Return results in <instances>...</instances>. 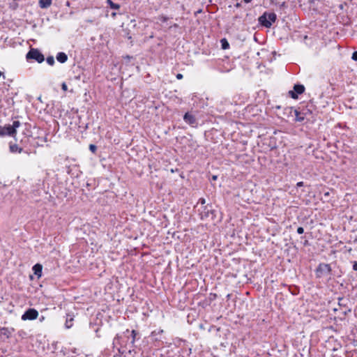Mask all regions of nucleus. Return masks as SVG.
I'll list each match as a JSON object with an SVG mask.
<instances>
[{
	"label": "nucleus",
	"mask_w": 357,
	"mask_h": 357,
	"mask_svg": "<svg viewBox=\"0 0 357 357\" xmlns=\"http://www.w3.org/2000/svg\"><path fill=\"white\" fill-rule=\"evenodd\" d=\"M325 195V196H328V195H329V193H328V192H326V193H325V195Z\"/></svg>",
	"instance_id": "obj_42"
},
{
	"label": "nucleus",
	"mask_w": 357,
	"mask_h": 357,
	"mask_svg": "<svg viewBox=\"0 0 357 357\" xmlns=\"http://www.w3.org/2000/svg\"><path fill=\"white\" fill-rule=\"evenodd\" d=\"M38 320L40 322H43L45 320V317L42 315L39 317Z\"/></svg>",
	"instance_id": "obj_35"
},
{
	"label": "nucleus",
	"mask_w": 357,
	"mask_h": 357,
	"mask_svg": "<svg viewBox=\"0 0 357 357\" xmlns=\"http://www.w3.org/2000/svg\"><path fill=\"white\" fill-rule=\"evenodd\" d=\"M9 149L11 153H22L23 151V148L19 146L17 144H13L10 142L9 144Z\"/></svg>",
	"instance_id": "obj_16"
},
{
	"label": "nucleus",
	"mask_w": 357,
	"mask_h": 357,
	"mask_svg": "<svg viewBox=\"0 0 357 357\" xmlns=\"http://www.w3.org/2000/svg\"><path fill=\"white\" fill-rule=\"evenodd\" d=\"M26 59L27 61H35L41 63L45 61V56L38 49L31 47L26 54Z\"/></svg>",
	"instance_id": "obj_5"
},
{
	"label": "nucleus",
	"mask_w": 357,
	"mask_h": 357,
	"mask_svg": "<svg viewBox=\"0 0 357 357\" xmlns=\"http://www.w3.org/2000/svg\"><path fill=\"white\" fill-rule=\"evenodd\" d=\"M351 59L355 61H357V51H354L352 54V56H351Z\"/></svg>",
	"instance_id": "obj_30"
},
{
	"label": "nucleus",
	"mask_w": 357,
	"mask_h": 357,
	"mask_svg": "<svg viewBox=\"0 0 357 357\" xmlns=\"http://www.w3.org/2000/svg\"><path fill=\"white\" fill-rule=\"evenodd\" d=\"M52 0H40L39 6L42 8H47L50 6Z\"/></svg>",
	"instance_id": "obj_19"
},
{
	"label": "nucleus",
	"mask_w": 357,
	"mask_h": 357,
	"mask_svg": "<svg viewBox=\"0 0 357 357\" xmlns=\"http://www.w3.org/2000/svg\"><path fill=\"white\" fill-rule=\"evenodd\" d=\"M305 86L301 84H296L293 87V90L289 91V96L293 99H297L298 95H301L305 91Z\"/></svg>",
	"instance_id": "obj_8"
},
{
	"label": "nucleus",
	"mask_w": 357,
	"mask_h": 357,
	"mask_svg": "<svg viewBox=\"0 0 357 357\" xmlns=\"http://www.w3.org/2000/svg\"><path fill=\"white\" fill-rule=\"evenodd\" d=\"M218 70L221 73H225V72H229L231 70V68H225V69H222L220 67V63H218Z\"/></svg>",
	"instance_id": "obj_26"
},
{
	"label": "nucleus",
	"mask_w": 357,
	"mask_h": 357,
	"mask_svg": "<svg viewBox=\"0 0 357 357\" xmlns=\"http://www.w3.org/2000/svg\"><path fill=\"white\" fill-rule=\"evenodd\" d=\"M297 233H298V234H303V233H304V229H303L302 227H298L297 228Z\"/></svg>",
	"instance_id": "obj_31"
},
{
	"label": "nucleus",
	"mask_w": 357,
	"mask_h": 357,
	"mask_svg": "<svg viewBox=\"0 0 357 357\" xmlns=\"http://www.w3.org/2000/svg\"><path fill=\"white\" fill-rule=\"evenodd\" d=\"M351 303L350 300L346 297H340L338 298V308H334L335 312H339L340 314L342 315L341 319H344V317L351 312V308L349 306Z\"/></svg>",
	"instance_id": "obj_3"
},
{
	"label": "nucleus",
	"mask_w": 357,
	"mask_h": 357,
	"mask_svg": "<svg viewBox=\"0 0 357 357\" xmlns=\"http://www.w3.org/2000/svg\"><path fill=\"white\" fill-rule=\"evenodd\" d=\"M177 26H177V24H174V27H175V28H176V27H177Z\"/></svg>",
	"instance_id": "obj_43"
},
{
	"label": "nucleus",
	"mask_w": 357,
	"mask_h": 357,
	"mask_svg": "<svg viewBox=\"0 0 357 357\" xmlns=\"http://www.w3.org/2000/svg\"><path fill=\"white\" fill-rule=\"evenodd\" d=\"M47 142V137H40L39 136L33 137L31 138V142H29L30 146L36 148L42 146L43 144Z\"/></svg>",
	"instance_id": "obj_11"
},
{
	"label": "nucleus",
	"mask_w": 357,
	"mask_h": 357,
	"mask_svg": "<svg viewBox=\"0 0 357 357\" xmlns=\"http://www.w3.org/2000/svg\"><path fill=\"white\" fill-rule=\"evenodd\" d=\"M197 204H200L202 206H206L205 204H206V200L204 198H200L198 201V203Z\"/></svg>",
	"instance_id": "obj_27"
},
{
	"label": "nucleus",
	"mask_w": 357,
	"mask_h": 357,
	"mask_svg": "<svg viewBox=\"0 0 357 357\" xmlns=\"http://www.w3.org/2000/svg\"><path fill=\"white\" fill-rule=\"evenodd\" d=\"M14 331L15 329L13 328L0 327V337L4 336L8 339Z\"/></svg>",
	"instance_id": "obj_14"
},
{
	"label": "nucleus",
	"mask_w": 357,
	"mask_h": 357,
	"mask_svg": "<svg viewBox=\"0 0 357 357\" xmlns=\"http://www.w3.org/2000/svg\"><path fill=\"white\" fill-rule=\"evenodd\" d=\"M274 24H271V23H268V24H259L258 26H266V27H268V28H270Z\"/></svg>",
	"instance_id": "obj_29"
},
{
	"label": "nucleus",
	"mask_w": 357,
	"mask_h": 357,
	"mask_svg": "<svg viewBox=\"0 0 357 357\" xmlns=\"http://www.w3.org/2000/svg\"><path fill=\"white\" fill-rule=\"evenodd\" d=\"M125 58H126L127 59L130 60V59L132 58V56H130L129 55H127Z\"/></svg>",
	"instance_id": "obj_38"
},
{
	"label": "nucleus",
	"mask_w": 357,
	"mask_h": 357,
	"mask_svg": "<svg viewBox=\"0 0 357 357\" xmlns=\"http://www.w3.org/2000/svg\"><path fill=\"white\" fill-rule=\"evenodd\" d=\"M162 333H163V330H162V329H158V330L153 331L151 333V337L155 341H160V337H159L158 335H160Z\"/></svg>",
	"instance_id": "obj_18"
},
{
	"label": "nucleus",
	"mask_w": 357,
	"mask_h": 357,
	"mask_svg": "<svg viewBox=\"0 0 357 357\" xmlns=\"http://www.w3.org/2000/svg\"><path fill=\"white\" fill-rule=\"evenodd\" d=\"M280 107H281L280 106H276L275 107L276 109H280Z\"/></svg>",
	"instance_id": "obj_41"
},
{
	"label": "nucleus",
	"mask_w": 357,
	"mask_h": 357,
	"mask_svg": "<svg viewBox=\"0 0 357 357\" xmlns=\"http://www.w3.org/2000/svg\"><path fill=\"white\" fill-rule=\"evenodd\" d=\"M308 107H309V106L307 105L306 107H303V108L301 109V110H302V112H306V116H307V114H312V110H311L310 108H308Z\"/></svg>",
	"instance_id": "obj_25"
},
{
	"label": "nucleus",
	"mask_w": 357,
	"mask_h": 357,
	"mask_svg": "<svg viewBox=\"0 0 357 357\" xmlns=\"http://www.w3.org/2000/svg\"><path fill=\"white\" fill-rule=\"evenodd\" d=\"M183 77V75L182 74H181V73H178V74L176 75V78H177L178 79H181Z\"/></svg>",
	"instance_id": "obj_36"
},
{
	"label": "nucleus",
	"mask_w": 357,
	"mask_h": 357,
	"mask_svg": "<svg viewBox=\"0 0 357 357\" xmlns=\"http://www.w3.org/2000/svg\"><path fill=\"white\" fill-rule=\"evenodd\" d=\"M276 15L274 13H265L259 17V22H275Z\"/></svg>",
	"instance_id": "obj_13"
},
{
	"label": "nucleus",
	"mask_w": 357,
	"mask_h": 357,
	"mask_svg": "<svg viewBox=\"0 0 357 357\" xmlns=\"http://www.w3.org/2000/svg\"><path fill=\"white\" fill-rule=\"evenodd\" d=\"M200 218L202 220H214L217 211L213 208L212 204L202 206L199 209Z\"/></svg>",
	"instance_id": "obj_4"
},
{
	"label": "nucleus",
	"mask_w": 357,
	"mask_h": 357,
	"mask_svg": "<svg viewBox=\"0 0 357 357\" xmlns=\"http://www.w3.org/2000/svg\"><path fill=\"white\" fill-rule=\"evenodd\" d=\"M285 109L288 110L289 113H291L292 111H294L296 121L302 122L306 117V112H302V110L294 109L293 107H287Z\"/></svg>",
	"instance_id": "obj_9"
},
{
	"label": "nucleus",
	"mask_w": 357,
	"mask_h": 357,
	"mask_svg": "<svg viewBox=\"0 0 357 357\" xmlns=\"http://www.w3.org/2000/svg\"><path fill=\"white\" fill-rule=\"evenodd\" d=\"M303 245H308V241H305V242L303 243Z\"/></svg>",
	"instance_id": "obj_40"
},
{
	"label": "nucleus",
	"mask_w": 357,
	"mask_h": 357,
	"mask_svg": "<svg viewBox=\"0 0 357 357\" xmlns=\"http://www.w3.org/2000/svg\"><path fill=\"white\" fill-rule=\"evenodd\" d=\"M217 178H218V176H216V175H213V176H212L211 179H212L213 181H215Z\"/></svg>",
	"instance_id": "obj_37"
},
{
	"label": "nucleus",
	"mask_w": 357,
	"mask_h": 357,
	"mask_svg": "<svg viewBox=\"0 0 357 357\" xmlns=\"http://www.w3.org/2000/svg\"><path fill=\"white\" fill-rule=\"evenodd\" d=\"M46 61L50 66H53L55 63L54 58L53 56H47Z\"/></svg>",
	"instance_id": "obj_23"
},
{
	"label": "nucleus",
	"mask_w": 357,
	"mask_h": 357,
	"mask_svg": "<svg viewBox=\"0 0 357 357\" xmlns=\"http://www.w3.org/2000/svg\"><path fill=\"white\" fill-rule=\"evenodd\" d=\"M89 149L93 153H96L97 151V146L93 144H89Z\"/></svg>",
	"instance_id": "obj_24"
},
{
	"label": "nucleus",
	"mask_w": 357,
	"mask_h": 357,
	"mask_svg": "<svg viewBox=\"0 0 357 357\" xmlns=\"http://www.w3.org/2000/svg\"><path fill=\"white\" fill-rule=\"evenodd\" d=\"M73 318L70 316V315H67V318H66V323H65V326L67 328H70L72 327L73 326Z\"/></svg>",
	"instance_id": "obj_20"
},
{
	"label": "nucleus",
	"mask_w": 357,
	"mask_h": 357,
	"mask_svg": "<svg viewBox=\"0 0 357 357\" xmlns=\"http://www.w3.org/2000/svg\"><path fill=\"white\" fill-rule=\"evenodd\" d=\"M252 0H243L244 3H248L251 1Z\"/></svg>",
	"instance_id": "obj_39"
},
{
	"label": "nucleus",
	"mask_w": 357,
	"mask_h": 357,
	"mask_svg": "<svg viewBox=\"0 0 357 357\" xmlns=\"http://www.w3.org/2000/svg\"><path fill=\"white\" fill-rule=\"evenodd\" d=\"M23 135H24V139L21 140V143H29L34 136L31 130V125L25 123V128L23 130Z\"/></svg>",
	"instance_id": "obj_10"
},
{
	"label": "nucleus",
	"mask_w": 357,
	"mask_h": 357,
	"mask_svg": "<svg viewBox=\"0 0 357 357\" xmlns=\"http://www.w3.org/2000/svg\"><path fill=\"white\" fill-rule=\"evenodd\" d=\"M183 121L192 127H196L197 125L195 116L188 112L183 115Z\"/></svg>",
	"instance_id": "obj_12"
},
{
	"label": "nucleus",
	"mask_w": 357,
	"mask_h": 357,
	"mask_svg": "<svg viewBox=\"0 0 357 357\" xmlns=\"http://www.w3.org/2000/svg\"><path fill=\"white\" fill-rule=\"evenodd\" d=\"M56 59L59 63H64L68 60V55L65 52H61L57 53Z\"/></svg>",
	"instance_id": "obj_17"
},
{
	"label": "nucleus",
	"mask_w": 357,
	"mask_h": 357,
	"mask_svg": "<svg viewBox=\"0 0 357 357\" xmlns=\"http://www.w3.org/2000/svg\"><path fill=\"white\" fill-rule=\"evenodd\" d=\"M32 271H33L34 275H36L38 278H40L42 275L43 266L38 263L36 264L32 267Z\"/></svg>",
	"instance_id": "obj_15"
},
{
	"label": "nucleus",
	"mask_w": 357,
	"mask_h": 357,
	"mask_svg": "<svg viewBox=\"0 0 357 357\" xmlns=\"http://www.w3.org/2000/svg\"><path fill=\"white\" fill-rule=\"evenodd\" d=\"M315 275L317 278H321L324 276L331 275L332 273V268L329 264L320 263L316 268Z\"/></svg>",
	"instance_id": "obj_6"
},
{
	"label": "nucleus",
	"mask_w": 357,
	"mask_h": 357,
	"mask_svg": "<svg viewBox=\"0 0 357 357\" xmlns=\"http://www.w3.org/2000/svg\"><path fill=\"white\" fill-rule=\"evenodd\" d=\"M141 337L142 335L139 331L126 329L122 333L116 334L113 340V345L120 353L123 354L127 350L130 352L131 350L138 347Z\"/></svg>",
	"instance_id": "obj_1"
},
{
	"label": "nucleus",
	"mask_w": 357,
	"mask_h": 357,
	"mask_svg": "<svg viewBox=\"0 0 357 357\" xmlns=\"http://www.w3.org/2000/svg\"><path fill=\"white\" fill-rule=\"evenodd\" d=\"M21 123L16 120L13 121V124H6L0 126V137L6 136L15 137L17 134V128H19Z\"/></svg>",
	"instance_id": "obj_2"
},
{
	"label": "nucleus",
	"mask_w": 357,
	"mask_h": 357,
	"mask_svg": "<svg viewBox=\"0 0 357 357\" xmlns=\"http://www.w3.org/2000/svg\"><path fill=\"white\" fill-rule=\"evenodd\" d=\"M61 89H62L63 91H67V89H68V86H67V85H66V83H63V84H61Z\"/></svg>",
	"instance_id": "obj_33"
},
{
	"label": "nucleus",
	"mask_w": 357,
	"mask_h": 357,
	"mask_svg": "<svg viewBox=\"0 0 357 357\" xmlns=\"http://www.w3.org/2000/svg\"><path fill=\"white\" fill-rule=\"evenodd\" d=\"M291 293L292 295H297L298 294V289H297V287H294V289L291 291Z\"/></svg>",
	"instance_id": "obj_32"
},
{
	"label": "nucleus",
	"mask_w": 357,
	"mask_h": 357,
	"mask_svg": "<svg viewBox=\"0 0 357 357\" xmlns=\"http://www.w3.org/2000/svg\"><path fill=\"white\" fill-rule=\"evenodd\" d=\"M38 312L35 308H28L21 317V319L23 321H33L38 318Z\"/></svg>",
	"instance_id": "obj_7"
},
{
	"label": "nucleus",
	"mask_w": 357,
	"mask_h": 357,
	"mask_svg": "<svg viewBox=\"0 0 357 357\" xmlns=\"http://www.w3.org/2000/svg\"><path fill=\"white\" fill-rule=\"evenodd\" d=\"M351 264H352V269L354 271H357V261H351Z\"/></svg>",
	"instance_id": "obj_28"
},
{
	"label": "nucleus",
	"mask_w": 357,
	"mask_h": 357,
	"mask_svg": "<svg viewBox=\"0 0 357 357\" xmlns=\"http://www.w3.org/2000/svg\"><path fill=\"white\" fill-rule=\"evenodd\" d=\"M314 26L317 28V31H320L321 32V33L322 34L321 37L325 36V33H324L322 32V29H323V24H322L315 23V24H314Z\"/></svg>",
	"instance_id": "obj_22"
},
{
	"label": "nucleus",
	"mask_w": 357,
	"mask_h": 357,
	"mask_svg": "<svg viewBox=\"0 0 357 357\" xmlns=\"http://www.w3.org/2000/svg\"><path fill=\"white\" fill-rule=\"evenodd\" d=\"M304 185V183L303 181H299L296 183V187L300 188Z\"/></svg>",
	"instance_id": "obj_34"
},
{
	"label": "nucleus",
	"mask_w": 357,
	"mask_h": 357,
	"mask_svg": "<svg viewBox=\"0 0 357 357\" xmlns=\"http://www.w3.org/2000/svg\"><path fill=\"white\" fill-rule=\"evenodd\" d=\"M221 47L222 50H227L229 47V44L226 38L220 40Z\"/></svg>",
	"instance_id": "obj_21"
}]
</instances>
